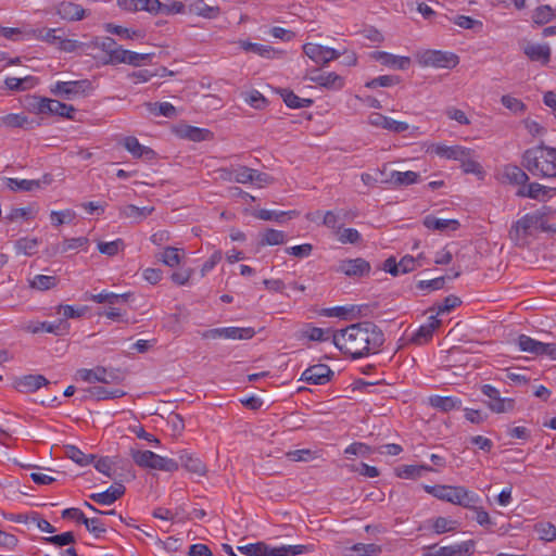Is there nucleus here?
<instances>
[{
	"label": "nucleus",
	"instance_id": "nucleus-1",
	"mask_svg": "<svg viewBox=\"0 0 556 556\" xmlns=\"http://www.w3.org/2000/svg\"><path fill=\"white\" fill-rule=\"evenodd\" d=\"M332 342L352 358H362L377 353L384 342V336L375 324L358 323L333 332Z\"/></svg>",
	"mask_w": 556,
	"mask_h": 556
},
{
	"label": "nucleus",
	"instance_id": "nucleus-2",
	"mask_svg": "<svg viewBox=\"0 0 556 556\" xmlns=\"http://www.w3.org/2000/svg\"><path fill=\"white\" fill-rule=\"evenodd\" d=\"M523 167L533 176L540 178L556 177V148L538 146L525 151Z\"/></svg>",
	"mask_w": 556,
	"mask_h": 556
},
{
	"label": "nucleus",
	"instance_id": "nucleus-3",
	"mask_svg": "<svg viewBox=\"0 0 556 556\" xmlns=\"http://www.w3.org/2000/svg\"><path fill=\"white\" fill-rule=\"evenodd\" d=\"M548 228L545 215L529 213L511 225L508 235L516 245L522 247L529 243V240L540 231H546Z\"/></svg>",
	"mask_w": 556,
	"mask_h": 556
},
{
	"label": "nucleus",
	"instance_id": "nucleus-4",
	"mask_svg": "<svg viewBox=\"0 0 556 556\" xmlns=\"http://www.w3.org/2000/svg\"><path fill=\"white\" fill-rule=\"evenodd\" d=\"M96 89V85L88 78L79 80H58L50 85V92L63 100L75 101L89 97Z\"/></svg>",
	"mask_w": 556,
	"mask_h": 556
},
{
	"label": "nucleus",
	"instance_id": "nucleus-5",
	"mask_svg": "<svg viewBox=\"0 0 556 556\" xmlns=\"http://www.w3.org/2000/svg\"><path fill=\"white\" fill-rule=\"evenodd\" d=\"M131 457L136 465L142 468L156 469L163 471H176L179 468L178 462L155 454L152 451H131Z\"/></svg>",
	"mask_w": 556,
	"mask_h": 556
},
{
	"label": "nucleus",
	"instance_id": "nucleus-6",
	"mask_svg": "<svg viewBox=\"0 0 556 556\" xmlns=\"http://www.w3.org/2000/svg\"><path fill=\"white\" fill-rule=\"evenodd\" d=\"M417 62L424 67L454 68L459 63V58L453 52L441 50H424L416 54Z\"/></svg>",
	"mask_w": 556,
	"mask_h": 556
},
{
	"label": "nucleus",
	"instance_id": "nucleus-7",
	"mask_svg": "<svg viewBox=\"0 0 556 556\" xmlns=\"http://www.w3.org/2000/svg\"><path fill=\"white\" fill-rule=\"evenodd\" d=\"M34 110L38 114H51L68 119H74L76 114V109L73 105L49 98H36Z\"/></svg>",
	"mask_w": 556,
	"mask_h": 556
},
{
	"label": "nucleus",
	"instance_id": "nucleus-8",
	"mask_svg": "<svg viewBox=\"0 0 556 556\" xmlns=\"http://www.w3.org/2000/svg\"><path fill=\"white\" fill-rule=\"evenodd\" d=\"M75 379L81 380L87 383H104L112 384L116 383L119 379L117 372L113 369L97 366L94 368H80L75 372Z\"/></svg>",
	"mask_w": 556,
	"mask_h": 556
},
{
	"label": "nucleus",
	"instance_id": "nucleus-9",
	"mask_svg": "<svg viewBox=\"0 0 556 556\" xmlns=\"http://www.w3.org/2000/svg\"><path fill=\"white\" fill-rule=\"evenodd\" d=\"M149 54L137 53L130 50L124 49L114 41V48H111L106 59L103 61L104 64H129L139 66L149 59Z\"/></svg>",
	"mask_w": 556,
	"mask_h": 556
},
{
	"label": "nucleus",
	"instance_id": "nucleus-10",
	"mask_svg": "<svg viewBox=\"0 0 556 556\" xmlns=\"http://www.w3.org/2000/svg\"><path fill=\"white\" fill-rule=\"evenodd\" d=\"M304 54L317 65H325L340 58L341 52L318 43L307 42L303 46Z\"/></svg>",
	"mask_w": 556,
	"mask_h": 556
},
{
	"label": "nucleus",
	"instance_id": "nucleus-11",
	"mask_svg": "<svg viewBox=\"0 0 556 556\" xmlns=\"http://www.w3.org/2000/svg\"><path fill=\"white\" fill-rule=\"evenodd\" d=\"M420 257L421 255H419L417 258L410 255H405L400 260V262H396L395 258L390 257L384 261L383 269L392 276L407 274L421 265L419 263Z\"/></svg>",
	"mask_w": 556,
	"mask_h": 556
},
{
	"label": "nucleus",
	"instance_id": "nucleus-12",
	"mask_svg": "<svg viewBox=\"0 0 556 556\" xmlns=\"http://www.w3.org/2000/svg\"><path fill=\"white\" fill-rule=\"evenodd\" d=\"M368 124L394 134H402L409 129V125L406 122L395 121L377 112L368 115Z\"/></svg>",
	"mask_w": 556,
	"mask_h": 556
},
{
	"label": "nucleus",
	"instance_id": "nucleus-13",
	"mask_svg": "<svg viewBox=\"0 0 556 556\" xmlns=\"http://www.w3.org/2000/svg\"><path fill=\"white\" fill-rule=\"evenodd\" d=\"M333 376V371L326 364H316L306 368L302 375L300 380L305 381L311 384H326L330 381Z\"/></svg>",
	"mask_w": 556,
	"mask_h": 556
},
{
	"label": "nucleus",
	"instance_id": "nucleus-14",
	"mask_svg": "<svg viewBox=\"0 0 556 556\" xmlns=\"http://www.w3.org/2000/svg\"><path fill=\"white\" fill-rule=\"evenodd\" d=\"M338 273L348 277H363L370 271V264L361 257L342 260L337 269Z\"/></svg>",
	"mask_w": 556,
	"mask_h": 556
},
{
	"label": "nucleus",
	"instance_id": "nucleus-15",
	"mask_svg": "<svg viewBox=\"0 0 556 556\" xmlns=\"http://www.w3.org/2000/svg\"><path fill=\"white\" fill-rule=\"evenodd\" d=\"M476 542L473 540L463 541L460 543L441 546L433 553L424 556H470L475 553Z\"/></svg>",
	"mask_w": 556,
	"mask_h": 556
},
{
	"label": "nucleus",
	"instance_id": "nucleus-16",
	"mask_svg": "<svg viewBox=\"0 0 556 556\" xmlns=\"http://www.w3.org/2000/svg\"><path fill=\"white\" fill-rule=\"evenodd\" d=\"M52 177L43 175L40 179L8 178L7 186L12 191H34L50 185Z\"/></svg>",
	"mask_w": 556,
	"mask_h": 556
},
{
	"label": "nucleus",
	"instance_id": "nucleus-17",
	"mask_svg": "<svg viewBox=\"0 0 556 556\" xmlns=\"http://www.w3.org/2000/svg\"><path fill=\"white\" fill-rule=\"evenodd\" d=\"M119 9L127 12L146 11L150 14H159L161 8L160 0H117Z\"/></svg>",
	"mask_w": 556,
	"mask_h": 556
},
{
	"label": "nucleus",
	"instance_id": "nucleus-18",
	"mask_svg": "<svg viewBox=\"0 0 556 556\" xmlns=\"http://www.w3.org/2000/svg\"><path fill=\"white\" fill-rule=\"evenodd\" d=\"M49 380L42 375H25L14 380V388L23 393H33L48 386Z\"/></svg>",
	"mask_w": 556,
	"mask_h": 556
},
{
	"label": "nucleus",
	"instance_id": "nucleus-19",
	"mask_svg": "<svg viewBox=\"0 0 556 556\" xmlns=\"http://www.w3.org/2000/svg\"><path fill=\"white\" fill-rule=\"evenodd\" d=\"M439 157L446 160L462 161L469 153V148L463 146H446L443 143L432 144L429 150Z\"/></svg>",
	"mask_w": 556,
	"mask_h": 556
},
{
	"label": "nucleus",
	"instance_id": "nucleus-20",
	"mask_svg": "<svg viewBox=\"0 0 556 556\" xmlns=\"http://www.w3.org/2000/svg\"><path fill=\"white\" fill-rule=\"evenodd\" d=\"M309 80L319 87L336 91L341 90L345 85L344 77L334 72L319 73L311 76Z\"/></svg>",
	"mask_w": 556,
	"mask_h": 556
},
{
	"label": "nucleus",
	"instance_id": "nucleus-21",
	"mask_svg": "<svg viewBox=\"0 0 556 556\" xmlns=\"http://www.w3.org/2000/svg\"><path fill=\"white\" fill-rule=\"evenodd\" d=\"M440 325L441 320L437 316H429L427 321L416 330L412 341L418 345L428 343L432 339L433 332L440 327Z\"/></svg>",
	"mask_w": 556,
	"mask_h": 556
},
{
	"label": "nucleus",
	"instance_id": "nucleus-22",
	"mask_svg": "<svg viewBox=\"0 0 556 556\" xmlns=\"http://www.w3.org/2000/svg\"><path fill=\"white\" fill-rule=\"evenodd\" d=\"M371 58L382 65L395 70H406L410 65L408 56L394 55L386 51H375L371 53Z\"/></svg>",
	"mask_w": 556,
	"mask_h": 556
},
{
	"label": "nucleus",
	"instance_id": "nucleus-23",
	"mask_svg": "<svg viewBox=\"0 0 556 556\" xmlns=\"http://www.w3.org/2000/svg\"><path fill=\"white\" fill-rule=\"evenodd\" d=\"M125 490L122 483H114L103 492L90 494L89 498L100 505H111L124 495Z\"/></svg>",
	"mask_w": 556,
	"mask_h": 556
},
{
	"label": "nucleus",
	"instance_id": "nucleus-24",
	"mask_svg": "<svg viewBox=\"0 0 556 556\" xmlns=\"http://www.w3.org/2000/svg\"><path fill=\"white\" fill-rule=\"evenodd\" d=\"M56 14L65 21H81L85 17V9L74 2L63 1L55 8Z\"/></svg>",
	"mask_w": 556,
	"mask_h": 556
},
{
	"label": "nucleus",
	"instance_id": "nucleus-25",
	"mask_svg": "<svg viewBox=\"0 0 556 556\" xmlns=\"http://www.w3.org/2000/svg\"><path fill=\"white\" fill-rule=\"evenodd\" d=\"M523 53L533 62H540L545 65L551 60V47L547 43H528L523 48Z\"/></svg>",
	"mask_w": 556,
	"mask_h": 556
},
{
	"label": "nucleus",
	"instance_id": "nucleus-26",
	"mask_svg": "<svg viewBox=\"0 0 556 556\" xmlns=\"http://www.w3.org/2000/svg\"><path fill=\"white\" fill-rule=\"evenodd\" d=\"M188 13L207 20H215L220 15V8L217 5H208L204 0H190L188 3Z\"/></svg>",
	"mask_w": 556,
	"mask_h": 556
},
{
	"label": "nucleus",
	"instance_id": "nucleus-27",
	"mask_svg": "<svg viewBox=\"0 0 556 556\" xmlns=\"http://www.w3.org/2000/svg\"><path fill=\"white\" fill-rule=\"evenodd\" d=\"M424 490L428 494L434 496L438 500L445 501L451 504H455L458 485H444V484L428 485V484H425Z\"/></svg>",
	"mask_w": 556,
	"mask_h": 556
},
{
	"label": "nucleus",
	"instance_id": "nucleus-28",
	"mask_svg": "<svg viewBox=\"0 0 556 556\" xmlns=\"http://www.w3.org/2000/svg\"><path fill=\"white\" fill-rule=\"evenodd\" d=\"M84 399H92L96 401L119 399L125 392L119 389H108L104 387H89L84 390Z\"/></svg>",
	"mask_w": 556,
	"mask_h": 556
},
{
	"label": "nucleus",
	"instance_id": "nucleus-29",
	"mask_svg": "<svg viewBox=\"0 0 556 556\" xmlns=\"http://www.w3.org/2000/svg\"><path fill=\"white\" fill-rule=\"evenodd\" d=\"M238 45L242 50L253 52L265 59H276L281 54L280 51L267 45L254 43L248 40H239Z\"/></svg>",
	"mask_w": 556,
	"mask_h": 556
},
{
	"label": "nucleus",
	"instance_id": "nucleus-30",
	"mask_svg": "<svg viewBox=\"0 0 556 556\" xmlns=\"http://www.w3.org/2000/svg\"><path fill=\"white\" fill-rule=\"evenodd\" d=\"M419 174L413 170L399 172L392 170L388 178L382 182L393 187L409 186L418 181Z\"/></svg>",
	"mask_w": 556,
	"mask_h": 556
},
{
	"label": "nucleus",
	"instance_id": "nucleus-31",
	"mask_svg": "<svg viewBox=\"0 0 556 556\" xmlns=\"http://www.w3.org/2000/svg\"><path fill=\"white\" fill-rule=\"evenodd\" d=\"M4 85L11 91H26L38 85V78L30 75L25 77H7Z\"/></svg>",
	"mask_w": 556,
	"mask_h": 556
},
{
	"label": "nucleus",
	"instance_id": "nucleus-32",
	"mask_svg": "<svg viewBox=\"0 0 556 556\" xmlns=\"http://www.w3.org/2000/svg\"><path fill=\"white\" fill-rule=\"evenodd\" d=\"M433 471L428 465H401L396 467L395 473L401 479H419L425 472Z\"/></svg>",
	"mask_w": 556,
	"mask_h": 556
},
{
	"label": "nucleus",
	"instance_id": "nucleus-33",
	"mask_svg": "<svg viewBox=\"0 0 556 556\" xmlns=\"http://www.w3.org/2000/svg\"><path fill=\"white\" fill-rule=\"evenodd\" d=\"M481 502L480 496L473 492L468 490L465 486L458 485L457 496L454 505L463 506L467 509H473L477 507V504Z\"/></svg>",
	"mask_w": 556,
	"mask_h": 556
},
{
	"label": "nucleus",
	"instance_id": "nucleus-34",
	"mask_svg": "<svg viewBox=\"0 0 556 556\" xmlns=\"http://www.w3.org/2000/svg\"><path fill=\"white\" fill-rule=\"evenodd\" d=\"M502 178L504 181L514 185H525L529 179L527 173L522 168L511 164L504 166Z\"/></svg>",
	"mask_w": 556,
	"mask_h": 556
},
{
	"label": "nucleus",
	"instance_id": "nucleus-35",
	"mask_svg": "<svg viewBox=\"0 0 556 556\" xmlns=\"http://www.w3.org/2000/svg\"><path fill=\"white\" fill-rule=\"evenodd\" d=\"M123 146L134 157L150 159L153 155V151L142 146L136 137H125L123 139Z\"/></svg>",
	"mask_w": 556,
	"mask_h": 556
},
{
	"label": "nucleus",
	"instance_id": "nucleus-36",
	"mask_svg": "<svg viewBox=\"0 0 556 556\" xmlns=\"http://www.w3.org/2000/svg\"><path fill=\"white\" fill-rule=\"evenodd\" d=\"M153 211H154L153 207H148V206L138 207L136 205L128 204V205L122 206L119 208V215L123 218H128V219H131L135 222H140V220L147 218L149 215H151Z\"/></svg>",
	"mask_w": 556,
	"mask_h": 556
},
{
	"label": "nucleus",
	"instance_id": "nucleus-37",
	"mask_svg": "<svg viewBox=\"0 0 556 556\" xmlns=\"http://www.w3.org/2000/svg\"><path fill=\"white\" fill-rule=\"evenodd\" d=\"M424 225L428 229L439 231H445L448 229L456 230L459 227V223L456 219L437 218L432 215H428L424 218Z\"/></svg>",
	"mask_w": 556,
	"mask_h": 556
},
{
	"label": "nucleus",
	"instance_id": "nucleus-38",
	"mask_svg": "<svg viewBox=\"0 0 556 556\" xmlns=\"http://www.w3.org/2000/svg\"><path fill=\"white\" fill-rule=\"evenodd\" d=\"M555 189L547 188L541 184L532 182L526 189L520 190L518 194L521 197H527L535 200H546L551 198V193Z\"/></svg>",
	"mask_w": 556,
	"mask_h": 556
},
{
	"label": "nucleus",
	"instance_id": "nucleus-39",
	"mask_svg": "<svg viewBox=\"0 0 556 556\" xmlns=\"http://www.w3.org/2000/svg\"><path fill=\"white\" fill-rule=\"evenodd\" d=\"M178 465L197 475H204L205 472V466L202 460L187 452L180 454Z\"/></svg>",
	"mask_w": 556,
	"mask_h": 556
},
{
	"label": "nucleus",
	"instance_id": "nucleus-40",
	"mask_svg": "<svg viewBox=\"0 0 556 556\" xmlns=\"http://www.w3.org/2000/svg\"><path fill=\"white\" fill-rule=\"evenodd\" d=\"M130 295V293L116 294L104 290L97 294H90L87 299L99 304L106 303L109 305H115L119 302H127Z\"/></svg>",
	"mask_w": 556,
	"mask_h": 556
},
{
	"label": "nucleus",
	"instance_id": "nucleus-41",
	"mask_svg": "<svg viewBox=\"0 0 556 556\" xmlns=\"http://www.w3.org/2000/svg\"><path fill=\"white\" fill-rule=\"evenodd\" d=\"M517 344L519 350L522 352L542 356L544 342L538 341L527 334H520L517 339Z\"/></svg>",
	"mask_w": 556,
	"mask_h": 556
},
{
	"label": "nucleus",
	"instance_id": "nucleus-42",
	"mask_svg": "<svg viewBox=\"0 0 556 556\" xmlns=\"http://www.w3.org/2000/svg\"><path fill=\"white\" fill-rule=\"evenodd\" d=\"M255 333L252 327H224V339L226 340H250Z\"/></svg>",
	"mask_w": 556,
	"mask_h": 556
},
{
	"label": "nucleus",
	"instance_id": "nucleus-43",
	"mask_svg": "<svg viewBox=\"0 0 556 556\" xmlns=\"http://www.w3.org/2000/svg\"><path fill=\"white\" fill-rule=\"evenodd\" d=\"M556 17V7L548 4L539 5L532 13V22L536 25H544Z\"/></svg>",
	"mask_w": 556,
	"mask_h": 556
},
{
	"label": "nucleus",
	"instance_id": "nucleus-44",
	"mask_svg": "<svg viewBox=\"0 0 556 556\" xmlns=\"http://www.w3.org/2000/svg\"><path fill=\"white\" fill-rule=\"evenodd\" d=\"M62 29L56 28H38L30 29L26 33L27 39H36L43 41L48 45H52L55 40V33H60Z\"/></svg>",
	"mask_w": 556,
	"mask_h": 556
},
{
	"label": "nucleus",
	"instance_id": "nucleus-45",
	"mask_svg": "<svg viewBox=\"0 0 556 556\" xmlns=\"http://www.w3.org/2000/svg\"><path fill=\"white\" fill-rule=\"evenodd\" d=\"M39 247V240L37 238L24 237L18 239L15 244V251L17 254L34 255Z\"/></svg>",
	"mask_w": 556,
	"mask_h": 556
},
{
	"label": "nucleus",
	"instance_id": "nucleus-46",
	"mask_svg": "<svg viewBox=\"0 0 556 556\" xmlns=\"http://www.w3.org/2000/svg\"><path fill=\"white\" fill-rule=\"evenodd\" d=\"M281 97L283 102L291 109H304L309 108L313 104V100L300 98L290 90H282Z\"/></svg>",
	"mask_w": 556,
	"mask_h": 556
},
{
	"label": "nucleus",
	"instance_id": "nucleus-47",
	"mask_svg": "<svg viewBox=\"0 0 556 556\" xmlns=\"http://www.w3.org/2000/svg\"><path fill=\"white\" fill-rule=\"evenodd\" d=\"M51 46L56 47L60 51L71 53L85 47L86 43L80 42L78 40L65 38L64 36L55 33V40Z\"/></svg>",
	"mask_w": 556,
	"mask_h": 556
},
{
	"label": "nucleus",
	"instance_id": "nucleus-48",
	"mask_svg": "<svg viewBox=\"0 0 556 556\" xmlns=\"http://www.w3.org/2000/svg\"><path fill=\"white\" fill-rule=\"evenodd\" d=\"M430 403L433 407L441 409L442 412H450L460 406V400L453 396H433L430 399Z\"/></svg>",
	"mask_w": 556,
	"mask_h": 556
},
{
	"label": "nucleus",
	"instance_id": "nucleus-49",
	"mask_svg": "<svg viewBox=\"0 0 556 556\" xmlns=\"http://www.w3.org/2000/svg\"><path fill=\"white\" fill-rule=\"evenodd\" d=\"M431 528L434 533L443 534L446 532L456 531L458 528V522L446 517H437L432 520Z\"/></svg>",
	"mask_w": 556,
	"mask_h": 556
},
{
	"label": "nucleus",
	"instance_id": "nucleus-50",
	"mask_svg": "<svg viewBox=\"0 0 556 556\" xmlns=\"http://www.w3.org/2000/svg\"><path fill=\"white\" fill-rule=\"evenodd\" d=\"M313 551V545H280L276 546V556H296Z\"/></svg>",
	"mask_w": 556,
	"mask_h": 556
},
{
	"label": "nucleus",
	"instance_id": "nucleus-51",
	"mask_svg": "<svg viewBox=\"0 0 556 556\" xmlns=\"http://www.w3.org/2000/svg\"><path fill=\"white\" fill-rule=\"evenodd\" d=\"M290 462L308 463L319 457L318 452L309 448L293 450L286 453Z\"/></svg>",
	"mask_w": 556,
	"mask_h": 556
},
{
	"label": "nucleus",
	"instance_id": "nucleus-52",
	"mask_svg": "<svg viewBox=\"0 0 556 556\" xmlns=\"http://www.w3.org/2000/svg\"><path fill=\"white\" fill-rule=\"evenodd\" d=\"M462 168L466 174H473L477 176H481L483 174L482 166L476 160L475 152L469 149L468 155H466L462 161Z\"/></svg>",
	"mask_w": 556,
	"mask_h": 556
},
{
	"label": "nucleus",
	"instance_id": "nucleus-53",
	"mask_svg": "<svg viewBox=\"0 0 556 556\" xmlns=\"http://www.w3.org/2000/svg\"><path fill=\"white\" fill-rule=\"evenodd\" d=\"M254 169L247 166H238L230 170L229 179L238 184H252Z\"/></svg>",
	"mask_w": 556,
	"mask_h": 556
},
{
	"label": "nucleus",
	"instance_id": "nucleus-54",
	"mask_svg": "<svg viewBox=\"0 0 556 556\" xmlns=\"http://www.w3.org/2000/svg\"><path fill=\"white\" fill-rule=\"evenodd\" d=\"M65 454L70 459L80 466H87L93 460V455L85 454L74 445L66 446Z\"/></svg>",
	"mask_w": 556,
	"mask_h": 556
},
{
	"label": "nucleus",
	"instance_id": "nucleus-55",
	"mask_svg": "<svg viewBox=\"0 0 556 556\" xmlns=\"http://www.w3.org/2000/svg\"><path fill=\"white\" fill-rule=\"evenodd\" d=\"M28 118L24 114L10 113L0 116V126L9 128H23L27 125Z\"/></svg>",
	"mask_w": 556,
	"mask_h": 556
},
{
	"label": "nucleus",
	"instance_id": "nucleus-56",
	"mask_svg": "<svg viewBox=\"0 0 556 556\" xmlns=\"http://www.w3.org/2000/svg\"><path fill=\"white\" fill-rule=\"evenodd\" d=\"M58 283V279L54 276H46V275H36L30 281L29 285L33 289H37L40 291H47L54 288Z\"/></svg>",
	"mask_w": 556,
	"mask_h": 556
},
{
	"label": "nucleus",
	"instance_id": "nucleus-57",
	"mask_svg": "<svg viewBox=\"0 0 556 556\" xmlns=\"http://www.w3.org/2000/svg\"><path fill=\"white\" fill-rule=\"evenodd\" d=\"M59 328L60 325L48 321H30L25 326V330L29 333H56Z\"/></svg>",
	"mask_w": 556,
	"mask_h": 556
},
{
	"label": "nucleus",
	"instance_id": "nucleus-58",
	"mask_svg": "<svg viewBox=\"0 0 556 556\" xmlns=\"http://www.w3.org/2000/svg\"><path fill=\"white\" fill-rule=\"evenodd\" d=\"M336 235L338 241L341 242L342 244H355L362 240V235L355 228H338Z\"/></svg>",
	"mask_w": 556,
	"mask_h": 556
},
{
	"label": "nucleus",
	"instance_id": "nucleus-59",
	"mask_svg": "<svg viewBox=\"0 0 556 556\" xmlns=\"http://www.w3.org/2000/svg\"><path fill=\"white\" fill-rule=\"evenodd\" d=\"M148 106L150 112L156 116H165L172 118L177 114L176 108L169 102L149 103Z\"/></svg>",
	"mask_w": 556,
	"mask_h": 556
},
{
	"label": "nucleus",
	"instance_id": "nucleus-60",
	"mask_svg": "<svg viewBox=\"0 0 556 556\" xmlns=\"http://www.w3.org/2000/svg\"><path fill=\"white\" fill-rule=\"evenodd\" d=\"M180 249L174 247H167L161 254L160 260L169 267H176L181 262Z\"/></svg>",
	"mask_w": 556,
	"mask_h": 556
},
{
	"label": "nucleus",
	"instance_id": "nucleus-61",
	"mask_svg": "<svg viewBox=\"0 0 556 556\" xmlns=\"http://www.w3.org/2000/svg\"><path fill=\"white\" fill-rule=\"evenodd\" d=\"M534 529L540 540L546 542H553L556 540V527L553 523L540 522L535 525Z\"/></svg>",
	"mask_w": 556,
	"mask_h": 556
},
{
	"label": "nucleus",
	"instance_id": "nucleus-62",
	"mask_svg": "<svg viewBox=\"0 0 556 556\" xmlns=\"http://www.w3.org/2000/svg\"><path fill=\"white\" fill-rule=\"evenodd\" d=\"M76 217V213L73 210H64V211H52L50 213L51 224L55 227H59L63 224L72 223Z\"/></svg>",
	"mask_w": 556,
	"mask_h": 556
},
{
	"label": "nucleus",
	"instance_id": "nucleus-63",
	"mask_svg": "<svg viewBox=\"0 0 556 556\" xmlns=\"http://www.w3.org/2000/svg\"><path fill=\"white\" fill-rule=\"evenodd\" d=\"M86 529L97 539L103 536L106 532L104 522L99 518H86L84 519Z\"/></svg>",
	"mask_w": 556,
	"mask_h": 556
},
{
	"label": "nucleus",
	"instance_id": "nucleus-64",
	"mask_svg": "<svg viewBox=\"0 0 556 556\" xmlns=\"http://www.w3.org/2000/svg\"><path fill=\"white\" fill-rule=\"evenodd\" d=\"M286 240V235L281 230L267 229L262 235V244L278 245L282 244Z\"/></svg>",
	"mask_w": 556,
	"mask_h": 556
}]
</instances>
